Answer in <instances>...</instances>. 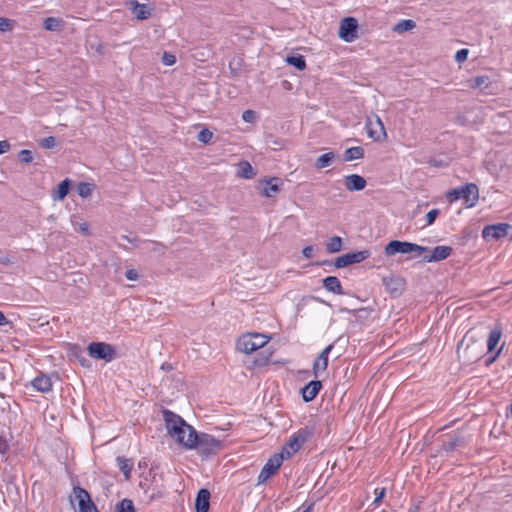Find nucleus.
Returning a JSON list of instances; mask_svg holds the SVG:
<instances>
[{
	"mask_svg": "<svg viewBox=\"0 0 512 512\" xmlns=\"http://www.w3.org/2000/svg\"><path fill=\"white\" fill-rule=\"evenodd\" d=\"M263 352H261L258 357L254 360V366H264L268 364L270 354L262 355Z\"/></svg>",
	"mask_w": 512,
	"mask_h": 512,
	"instance_id": "09e8293b",
	"label": "nucleus"
},
{
	"mask_svg": "<svg viewBox=\"0 0 512 512\" xmlns=\"http://www.w3.org/2000/svg\"><path fill=\"white\" fill-rule=\"evenodd\" d=\"M334 159H335V153L333 151L324 153L316 159V161L314 163V167L316 169H323L325 167L330 166L332 164V162L334 161Z\"/></svg>",
	"mask_w": 512,
	"mask_h": 512,
	"instance_id": "bb28decb",
	"label": "nucleus"
},
{
	"mask_svg": "<svg viewBox=\"0 0 512 512\" xmlns=\"http://www.w3.org/2000/svg\"><path fill=\"white\" fill-rule=\"evenodd\" d=\"M342 249V239L339 236H333L326 243L327 252L333 254L337 253Z\"/></svg>",
	"mask_w": 512,
	"mask_h": 512,
	"instance_id": "72a5a7b5",
	"label": "nucleus"
},
{
	"mask_svg": "<svg viewBox=\"0 0 512 512\" xmlns=\"http://www.w3.org/2000/svg\"><path fill=\"white\" fill-rule=\"evenodd\" d=\"M119 469L124 474L125 479L128 480L130 478V473L132 470V464L130 461L124 457L117 458Z\"/></svg>",
	"mask_w": 512,
	"mask_h": 512,
	"instance_id": "4c0bfd02",
	"label": "nucleus"
},
{
	"mask_svg": "<svg viewBox=\"0 0 512 512\" xmlns=\"http://www.w3.org/2000/svg\"><path fill=\"white\" fill-rule=\"evenodd\" d=\"M416 27V23L411 19L400 20L394 27L393 31L396 33H404Z\"/></svg>",
	"mask_w": 512,
	"mask_h": 512,
	"instance_id": "7c9ffc66",
	"label": "nucleus"
},
{
	"mask_svg": "<svg viewBox=\"0 0 512 512\" xmlns=\"http://www.w3.org/2000/svg\"><path fill=\"white\" fill-rule=\"evenodd\" d=\"M369 257H370L369 250L351 252V253H347V254L337 257L335 259L333 265L335 268L340 269V268L347 267L351 264L360 263Z\"/></svg>",
	"mask_w": 512,
	"mask_h": 512,
	"instance_id": "9d476101",
	"label": "nucleus"
},
{
	"mask_svg": "<svg viewBox=\"0 0 512 512\" xmlns=\"http://www.w3.org/2000/svg\"><path fill=\"white\" fill-rule=\"evenodd\" d=\"M358 22L354 17H345L340 22L338 36L343 41L350 43L357 39Z\"/></svg>",
	"mask_w": 512,
	"mask_h": 512,
	"instance_id": "1a4fd4ad",
	"label": "nucleus"
},
{
	"mask_svg": "<svg viewBox=\"0 0 512 512\" xmlns=\"http://www.w3.org/2000/svg\"><path fill=\"white\" fill-rule=\"evenodd\" d=\"M314 246L309 245L303 248L302 254L305 258H311L313 256Z\"/></svg>",
	"mask_w": 512,
	"mask_h": 512,
	"instance_id": "5fc2aeb1",
	"label": "nucleus"
},
{
	"mask_svg": "<svg viewBox=\"0 0 512 512\" xmlns=\"http://www.w3.org/2000/svg\"><path fill=\"white\" fill-rule=\"evenodd\" d=\"M191 430H195L191 425L188 424V428L183 427V429H179L178 433H174L171 437L175 438L177 442H179L184 447L188 448L189 433Z\"/></svg>",
	"mask_w": 512,
	"mask_h": 512,
	"instance_id": "cd10ccee",
	"label": "nucleus"
},
{
	"mask_svg": "<svg viewBox=\"0 0 512 512\" xmlns=\"http://www.w3.org/2000/svg\"><path fill=\"white\" fill-rule=\"evenodd\" d=\"M364 157V149L361 146L350 147L344 152L345 161H353Z\"/></svg>",
	"mask_w": 512,
	"mask_h": 512,
	"instance_id": "c85d7f7f",
	"label": "nucleus"
},
{
	"mask_svg": "<svg viewBox=\"0 0 512 512\" xmlns=\"http://www.w3.org/2000/svg\"><path fill=\"white\" fill-rule=\"evenodd\" d=\"M489 84H490L489 77L486 75L476 76L470 80L471 88L484 89V88H487L489 86Z\"/></svg>",
	"mask_w": 512,
	"mask_h": 512,
	"instance_id": "e433bc0d",
	"label": "nucleus"
},
{
	"mask_svg": "<svg viewBox=\"0 0 512 512\" xmlns=\"http://www.w3.org/2000/svg\"><path fill=\"white\" fill-rule=\"evenodd\" d=\"M80 231L86 235L89 234V225L87 223H82L80 225Z\"/></svg>",
	"mask_w": 512,
	"mask_h": 512,
	"instance_id": "e2e57ef3",
	"label": "nucleus"
},
{
	"mask_svg": "<svg viewBox=\"0 0 512 512\" xmlns=\"http://www.w3.org/2000/svg\"><path fill=\"white\" fill-rule=\"evenodd\" d=\"M366 180L358 174H350L344 177V185L348 191H361L366 187Z\"/></svg>",
	"mask_w": 512,
	"mask_h": 512,
	"instance_id": "aec40b11",
	"label": "nucleus"
},
{
	"mask_svg": "<svg viewBox=\"0 0 512 512\" xmlns=\"http://www.w3.org/2000/svg\"><path fill=\"white\" fill-rule=\"evenodd\" d=\"M440 214L439 209H432L426 214V225H432L438 215Z\"/></svg>",
	"mask_w": 512,
	"mask_h": 512,
	"instance_id": "a18cd8bd",
	"label": "nucleus"
},
{
	"mask_svg": "<svg viewBox=\"0 0 512 512\" xmlns=\"http://www.w3.org/2000/svg\"><path fill=\"white\" fill-rule=\"evenodd\" d=\"M11 324V322L6 318L4 313L0 310V326H5Z\"/></svg>",
	"mask_w": 512,
	"mask_h": 512,
	"instance_id": "bf43d9fd",
	"label": "nucleus"
},
{
	"mask_svg": "<svg viewBox=\"0 0 512 512\" xmlns=\"http://www.w3.org/2000/svg\"><path fill=\"white\" fill-rule=\"evenodd\" d=\"M32 386L43 393L49 392L52 388V382L47 375H40L33 379Z\"/></svg>",
	"mask_w": 512,
	"mask_h": 512,
	"instance_id": "b1692460",
	"label": "nucleus"
},
{
	"mask_svg": "<svg viewBox=\"0 0 512 512\" xmlns=\"http://www.w3.org/2000/svg\"><path fill=\"white\" fill-rule=\"evenodd\" d=\"M284 458L285 456L283 455V453L275 454L274 456H272L260 471V474L258 476V484L264 483L272 475H274L281 466Z\"/></svg>",
	"mask_w": 512,
	"mask_h": 512,
	"instance_id": "f8f14e48",
	"label": "nucleus"
},
{
	"mask_svg": "<svg viewBox=\"0 0 512 512\" xmlns=\"http://www.w3.org/2000/svg\"><path fill=\"white\" fill-rule=\"evenodd\" d=\"M419 511V507L418 505H413L411 506L409 509H408V512H418Z\"/></svg>",
	"mask_w": 512,
	"mask_h": 512,
	"instance_id": "338daca9",
	"label": "nucleus"
},
{
	"mask_svg": "<svg viewBox=\"0 0 512 512\" xmlns=\"http://www.w3.org/2000/svg\"><path fill=\"white\" fill-rule=\"evenodd\" d=\"M334 345H328L322 352L317 356L313 363V375L317 378L320 372H324L328 367V355L333 349Z\"/></svg>",
	"mask_w": 512,
	"mask_h": 512,
	"instance_id": "6ab92c4d",
	"label": "nucleus"
},
{
	"mask_svg": "<svg viewBox=\"0 0 512 512\" xmlns=\"http://www.w3.org/2000/svg\"><path fill=\"white\" fill-rule=\"evenodd\" d=\"M175 62H176L175 55L168 53V52H164V54L162 56V63L164 65L171 66V65L175 64Z\"/></svg>",
	"mask_w": 512,
	"mask_h": 512,
	"instance_id": "de8ad7c7",
	"label": "nucleus"
},
{
	"mask_svg": "<svg viewBox=\"0 0 512 512\" xmlns=\"http://www.w3.org/2000/svg\"><path fill=\"white\" fill-rule=\"evenodd\" d=\"M188 441V449H196L203 458L216 455L222 448L220 440L206 433L198 434L196 430L190 431Z\"/></svg>",
	"mask_w": 512,
	"mask_h": 512,
	"instance_id": "f257e3e1",
	"label": "nucleus"
},
{
	"mask_svg": "<svg viewBox=\"0 0 512 512\" xmlns=\"http://www.w3.org/2000/svg\"><path fill=\"white\" fill-rule=\"evenodd\" d=\"M242 119L247 123H252L256 119V113L253 110H246L242 114Z\"/></svg>",
	"mask_w": 512,
	"mask_h": 512,
	"instance_id": "8fccbe9b",
	"label": "nucleus"
},
{
	"mask_svg": "<svg viewBox=\"0 0 512 512\" xmlns=\"http://www.w3.org/2000/svg\"><path fill=\"white\" fill-rule=\"evenodd\" d=\"M149 243L152 244V248H151V251L154 252V253H157V254H164L167 247L160 243V242H156V241H149Z\"/></svg>",
	"mask_w": 512,
	"mask_h": 512,
	"instance_id": "49530a36",
	"label": "nucleus"
},
{
	"mask_svg": "<svg viewBox=\"0 0 512 512\" xmlns=\"http://www.w3.org/2000/svg\"><path fill=\"white\" fill-rule=\"evenodd\" d=\"M71 187V180L66 178L63 181H61L58 186L57 190L53 192L52 198L54 201H61L63 200L69 193Z\"/></svg>",
	"mask_w": 512,
	"mask_h": 512,
	"instance_id": "393cba45",
	"label": "nucleus"
},
{
	"mask_svg": "<svg viewBox=\"0 0 512 512\" xmlns=\"http://www.w3.org/2000/svg\"><path fill=\"white\" fill-rule=\"evenodd\" d=\"M331 261L330 260H323V261H317L315 262L313 265H316V266H325V265H331Z\"/></svg>",
	"mask_w": 512,
	"mask_h": 512,
	"instance_id": "0e129e2a",
	"label": "nucleus"
},
{
	"mask_svg": "<svg viewBox=\"0 0 512 512\" xmlns=\"http://www.w3.org/2000/svg\"><path fill=\"white\" fill-rule=\"evenodd\" d=\"M89 355L97 360L110 362L115 358L116 350L111 344L105 342H92L88 346Z\"/></svg>",
	"mask_w": 512,
	"mask_h": 512,
	"instance_id": "6e6552de",
	"label": "nucleus"
},
{
	"mask_svg": "<svg viewBox=\"0 0 512 512\" xmlns=\"http://www.w3.org/2000/svg\"><path fill=\"white\" fill-rule=\"evenodd\" d=\"M429 251V247L400 240H391L384 248V253L386 256H394L398 253L408 254L412 252H417L421 254Z\"/></svg>",
	"mask_w": 512,
	"mask_h": 512,
	"instance_id": "20e7f679",
	"label": "nucleus"
},
{
	"mask_svg": "<svg viewBox=\"0 0 512 512\" xmlns=\"http://www.w3.org/2000/svg\"><path fill=\"white\" fill-rule=\"evenodd\" d=\"M468 332L463 339L457 344L456 353L459 359L464 362H474L480 358L481 352H477V342L473 341Z\"/></svg>",
	"mask_w": 512,
	"mask_h": 512,
	"instance_id": "423d86ee",
	"label": "nucleus"
},
{
	"mask_svg": "<svg viewBox=\"0 0 512 512\" xmlns=\"http://www.w3.org/2000/svg\"><path fill=\"white\" fill-rule=\"evenodd\" d=\"M286 62L289 65L294 66L299 71H302L306 68V61H305L304 56H302V55L288 56L286 58Z\"/></svg>",
	"mask_w": 512,
	"mask_h": 512,
	"instance_id": "f704fd0d",
	"label": "nucleus"
},
{
	"mask_svg": "<svg viewBox=\"0 0 512 512\" xmlns=\"http://www.w3.org/2000/svg\"><path fill=\"white\" fill-rule=\"evenodd\" d=\"M452 252L453 249L450 246H436L433 248L429 255H424L423 261L427 263L439 262L447 259L452 254Z\"/></svg>",
	"mask_w": 512,
	"mask_h": 512,
	"instance_id": "a211bd4d",
	"label": "nucleus"
},
{
	"mask_svg": "<svg viewBox=\"0 0 512 512\" xmlns=\"http://www.w3.org/2000/svg\"><path fill=\"white\" fill-rule=\"evenodd\" d=\"M238 175L244 179H252L256 175V173L254 172V169L250 165V163L244 161L240 164V170L238 172Z\"/></svg>",
	"mask_w": 512,
	"mask_h": 512,
	"instance_id": "c9c22d12",
	"label": "nucleus"
},
{
	"mask_svg": "<svg viewBox=\"0 0 512 512\" xmlns=\"http://www.w3.org/2000/svg\"><path fill=\"white\" fill-rule=\"evenodd\" d=\"M63 26V20L56 17H48L44 20L43 27L47 31H59Z\"/></svg>",
	"mask_w": 512,
	"mask_h": 512,
	"instance_id": "2f4dec72",
	"label": "nucleus"
},
{
	"mask_svg": "<svg viewBox=\"0 0 512 512\" xmlns=\"http://www.w3.org/2000/svg\"><path fill=\"white\" fill-rule=\"evenodd\" d=\"M501 335L502 331L500 328H495L491 330L487 339V348L489 352H492L496 348L501 338Z\"/></svg>",
	"mask_w": 512,
	"mask_h": 512,
	"instance_id": "c756f323",
	"label": "nucleus"
},
{
	"mask_svg": "<svg viewBox=\"0 0 512 512\" xmlns=\"http://www.w3.org/2000/svg\"><path fill=\"white\" fill-rule=\"evenodd\" d=\"M126 6L130 9L131 13L137 20L149 19L155 9L154 6L150 3L141 4L135 0L126 2Z\"/></svg>",
	"mask_w": 512,
	"mask_h": 512,
	"instance_id": "4468645a",
	"label": "nucleus"
},
{
	"mask_svg": "<svg viewBox=\"0 0 512 512\" xmlns=\"http://www.w3.org/2000/svg\"><path fill=\"white\" fill-rule=\"evenodd\" d=\"M382 283L392 298L401 296L406 287V280L396 275L383 277Z\"/></svg>",
	"mask_w": 512,
	"mask_h": 512,
	"instance_id": "9b49d317",
	"label": "nucleus"
},
{
	"mask_svg": "<svg viewBox=\"0 0 512 512\" xmlns=\"http://www.w3.org/2000/svg\"><path fill=\"white\" fill-rule=\"evenodd\" d=\"M446 198L451 203L462 199L466 207L472 208L479 200V188L475 183H466L447 191Z\"/></svg>",
	"mask_w": 512,
	"mask_h": 512,
	"instance_id": "f03ea898",
	"label": "nucleus"
},
{
	"mask_svg": "<svg viewBox=\"0 0 512 512\" xmlns=\"http://www.w3.org/2000/svg\"><path fill=\"white\" fill-rule=\"evenodd\" d=\"M93 185L87 182H80L77 186L79 196L87 198L91 195Z\"/></svg>",
	"mask_w": 512,
	"mask_h": 512,
	"instance_id": "ea45409f",
	"label": "nucleus"
},
{
	"mask_svg": "<svg viewBox=\"0 0 512 512\" xmlns=\"http://www.w3.org/2000/svg\"><path fill=\"white\" fill-rule=\"evenodd\" d=\"M313 436V430L304 427L299 429L296 433H294L289 441L284 445L282 452L285 458H290L293 454H295L302 445Z\"/></svg>",
	"mask_w": 512,
	"mask_h": 512,
	"instance_id": "39448f33",
	"label": "nucleus"
},
{
	"mask_svg": "<svg viewBox=\"0 0 512 512\" xmlns=\"http://www.w3.org/2000/svg\"><path fill=\"white\" fill-rule=\"evenodd\" d=\"M322 284L323 287L329 292H332L337 295L344 294L341 282L336 276H328L324 278Z\"/></svg>",
	"mask_w": 512,
	"mask_h": 512,
	"instance_id": "5701e85b",
	"label": "nucleus"
},
{
	"mask_svg": "<svg viewBox=\"0 0 512 512\" xmlns=\"http://www.w3.org/2000/svg\"><path fill=\"white\" fill-rule=\"evenodd\" d=\"M264 187L261 194L268 198L275 197L281 190L283 181L278 177H270L263 180Z\"/></svg>",
	"mask_w": 512,
	"mask_h": 512,
	"instance_id": "f3484780",
	"label": "nucleus"
},
{
	"mask_svg": "<svg viewBox=\"0 0 512 512\" xmlns=\"http://www.w3.org/2000/svg\"><path fill=\"white\" fill-rule=\"evenodd\" d=\"M210 491L202 488L198 491L195 499L196 512H208L210 507Z\"/></svg>",
	"mask_w": 512,
	"mask_h": 512,
	"instance_id": "4be33fe9",
	"label": "nucleus"
},
{
	"mask_svg": "<svg viewBox=\"0 0 512 512\" xmlns=\"http://www.w3.org/2000/svg\"><path fill=\"white\" fill-rule=\"evenodd\" d=\"M321 388H322L321 381H319V380L310 381L301 389L302 399L305 402L312 401L313 399H315L317 394L320 392Z\"/></svg>",
	"mask_w": 512,
	"mask_h": 512,
	"instance_id": "412c9836",
	"label": "nucleus"
},
{
	"mask_svg": "<svg viewBox=\"0 0 512 512\" xmlns=\"http://www.w3.org/2000/svg\"><path fill=\"white\" fill-rule=\"evenodd\" d=\"M269 341V337L260 333H248L237 340V349L245 354H251L263 348Z\"/></svg>",
	"mask_w": 512,
	"mask_h": 512,
	"instance_id": "7ed1b4c3",
	"label": "nucleus"
},
{
	"mask_svg": "<svg viewBox=\"0 0 512 512\" xmlns=\"http://www.w3.org/2000/svg\"><path fill=\"white\" fill-rule=\"evenodd\" d=\"M468 438L462 434L454 433L447 435L446 439H443L441 450L446 453H451L459 448H463L467 445Z\"/></svg>",
	"mask_w": 512,
	"mask_h": 512,
	"instance_id": "ddd939ff",
	"label": "nucleus"
},
{
	"mask_svg": "<svg viewBox=\"0 0 512 512\" xmlns=\"http://www.w3.org/2000/svg\"><path fill=\"white\" fill-rule=\"evenodd\" d=\"M212 137L213 133L209 129L204 128L198 133L197 140L201 143L207 144Z\"/></svg>",
	"mask_w": 512,
	"mask_h": 512,
	"instance_id": "a19ab883",
	"label": "nucleus"
},
{
	"mask_svg": "<svg viewBox=\"0 0 512 512\" xmlns=\"http://www.w3.org/2000/svg\"><path fill=\"white\" fill-rule=\"evenodd\" d=\"M40 146L45 149H51L56 145V139L53 136H48L40 140Z\"/></svg>",
	"mask_w": 512,
	"mask_h": 512,
	"instance_id": "c03bdc74",
	"label": "nucleus"
},
{
	"mask_svg": "<svg viewBox=\"0 0 512 512\" xmlns=\"http://www.w3.org/2000/svg\"><path fill=\"white\" fill-rule=\"evenodd\" d=\"M376 122L380 128L379 131L373 130L370 128V125H371L370 120L367 121L366 127L368 129L369 137L372 138L374 141H380L382 138L386 137V131H385L383 122L381 121V119L378 116H376Z\"/></svg>",
	"mask_w": 512,
	"mask_h": 512,
	"instance_id": "a878e982",
	"label": "nucleus"
},
{
	"mask_svg": "<svg viewBox=\"0 0 512 512\" xmlns=\"http://www.w3.org/2000/svg\"><path fill=\"white\" fill-rule=\"evenodd\" d=\"M507 415H508V416H509V415H511V416H512V404H511V405L509 406V408H508V413H507Z\"/></svg>",
	"mask_w": 512,
	"mask_h": 512,
	"instance_id": "774afa93",
	"label": "nucleus"
},
{
	"mask_svg": "<svg viewBox=\"0 0 512 512\" xmlns=\"http://www.w3.org/2000/svg\"><path fill=\"white\" fill-rule=\"evenodd\" d=\"M339 311L351 313L354 316L359 317V318H361V317L367 318L370 316L372 309L371 308H359V309L350 310L347 308H340Z\"/></svg>",
	"mask_w": 512,
	"mask_h": 512,
	"instance_id": "58836bf2",
	"label": "nucleus"
},
{
	"mask_svg": "<svg viewBox=\"0 0 512 512\" xmlns=\"http://www.w3.org/2000/svg\"><path fill=\"white\" fill-rule=\"evenodd\" d=\"M9 451L8 441L0 434V453L6 454Z\"/></svg>",
	"mask_w": 512,
	"mask_h": 512,
	"instance_id": "603ef678",
	"label": "nucleus"
},
{
	"mask_svg": "<svg viewBox=\"0 0 512 512\" xmlns=\"http://www.w3.org/2000/svg\"><path fill=\"white\" fill-rule=\"evenodd\" d=\"M73 497L70 496V501L73 504L74 500L78 503V512H99L96 505L91 499L90 494L87 490L80 486L73 488Z\"/></svg>",
	"mask_w": 512,
	"mask_h": 512,
	"instance_id": "0eeeda50",
	"label": "nucleus"
},
{
	"mask_svg": "<svg viewBox=\"0 0 512 512\" xmlns=\"http://www.w3.org/2000/svg\"><path fill=\"white\" fill-rule=\"evenodd\" d=\"M468 54H469L468 49L458 50L455 54V60L459 63L464 62L467 59Z\"/></svg>",
	"mask_w": 512,
	"mask_h": 512,
	"instance_id": "3c124183",
	"label": "nucleus"
},
{
	"mask_svg": "<svg viewBox=\"0 0 512 512\" xmlns=\"http://www.w3.org/2000/svg\"><path fill=\"white\" fill-rule=\"evenodd\" d=\"M266 142H267V144H273L275 146L274 149L281 148V146H282V144L279 141H277L276 139H274V137L272 135L267 136Z\"/></svg>",
	"mask_w": 512,
	"mask_h": 512,
	"instance_id": "6e6d98bb",
	"label": "nucleus"
},
{
	"mask_svg": "<svg viewBox=\"0 0 512 512\" xmlns=\"http://www.w3.org/2000/svg\"><path fill=\"white\" fill-rule=\"evenodd\" d=\"M115 512H136L134 503L131 499L124 498L115 505Z\"/></svg>",
	"mask_w": 512,
	"mask_h": 512,
	"instance_id": "473e14b6",
	"label": "nucleus"
},
{
	"mask_svg": "<svg viewBox=\"0 0 512 512\" xmlns=\"http://www.w3.org/2000/svg\"><path fill=\"white\" fill-rule=\"evenodd\" d=\"M18 157H19V160L25 164H29L33 161L32 151H30L28 149L21 150L18 154Z\"/></svg>",
	"mask_w": 512,
	"mask_h": 512,
	"instance_id": "37998d69",
	"label": "nucleus"
},
{
	"mask_svg": "<svg viewBox=\"0 0 512 512\" xmlns=\"http://www.w3.org/2000/svg\"><path fill=\"white\" fill-rule=\"evenodd\" d=\"M511 225L507 223H498L494 225H487L482 230V237L485 240H494L505 237L511 229Z\"/></svg>",
	"mask_w": 512,
	"mask_h": 512,
	"instance_id": "2eb2a0df",
	"label": "nucleus"
},
{
	"mask_svg": "<svg viewBox=\"0 0 512 512\" xmlns=\"http://www.w3.org/2000/svg\"><path fill=\"white\" fill-rule=\"evenodd\" d=\"M10 149V143L7 140L0 141V155L6 153Z\"/></svg>",
	"mask_w": 512,
	"mask_h": 512,
	"instance_id": "4d7b16f0",
	"label": "nucleus"
},
{
	"mask_svg": "<svg viewBox=\"0 0 512 512\" xmlns=\"http://www.w3.org/2000/svg\"><path fill=\"white\" fill-rule=\"evenodd\" d=\"M0 263L3 265H9L12 263L10 257L8 255L0 257Z\"/></svg>",
	"mask_w": 512,
	"mask_h": 512,
	"instance_id": "052dcab7",
	"label": "nucleus"
},
{
	"mask_svg": "<svg viewBox=\"0 0 512 512\" xmlns=\"http://www.w3.org/2000/svg\"><path fill=\"white\" fill-rule=\"evenodd\" d=\"M163 416L166 424L168 434L171 436L174 433H178L179 429L183 427L188 428V424L177 414L170 410H164Z\"/></svg>",
	"mask_w": 512,
	"mask_h": 512,
	"instance_id": "dca6fc26",
	"label": "nucleus"
},
{
	"mask_svg": "<svg viewBox=\"0 0 512 512\" xmlns=\"http://www.w3.org/2000/svg\"><path fill=\"white\" fill-rule=\"evenodd\" d=\"M122 238H123L124 240H126V241L130 242V243H134V242H136V240H137L136 238H130V237H129V236H127V235H123V236H122Z\"/></svg>",
	"mask_w": 512,
	"mask_h": 512,
	"instance_id": "69168bd1",
	"label": "nucleus"
},
{
	"mask_svg": "<svg viewBox=\"0 0 512 512\" xmlns=\"http://www.w3.org/2000/svg\"><path fill=\"white\" fill-rule=\"evenodd\" d=\"M125 276H126V278H127L128 280H130V281H135V280H137V279H138V277H139V275H138L137 271H136V270H134V269H129V270H127V271H126V273H125Z\"/></svg>",
	"mask_w": 512,
	"mask_h": 512,
	"instance_id": "864d4df0",
	"label": "nucleus"
},
{
	"mask_svg": "<svg viewBox=\"0 0 512 512\" xmlns=\"http://www.w3.org/2000/svg\"><path fill=\"white\" fill-rule=\"evenodd\" d=\"M502 348H503V345H502V346L500 347V349L495 353V355H494V356H492L491 358H489V359L487 360V365H489V364L493 363V362L496 360V358L499 356V354H500V352H501Z\"/></svg>",
	"mask_w": 512,
	"mask_h": 512,
	"instance_id": "680f3d73",
	"label": "nucleus"
},
{
	"mask_svg": "<svg viewBox=\"0 0 512 512\" xmlns=\"http://www.w3.org/2000/svg\"><path fill=\"white\" fill-rule=\"evenodd\" d=\"M14 28V21L8 18L0 17V31L8 32Z\"/></svg>",
	"mask_w": 512,
	"mask_h": 512,
	"instance_id": "79ce46f5",
	"label": "nucleus"
},
{
	"mask_svg": "<svg viewBox=\"0 0 512 512\" xmlns=\"http://www.w3.org/2000/svg\"><path fill=\"white\" fill-rule=\"evenodd\" d=\"M375 493H376V497H375V499H374V503H375V504H378V503L382 500V498L384 497V495H385V489H384V488H382L379 492H378V489H376V490H375Z\"/></svg>",
	"mask_w": 512,
	"mask_h": 512,
	"instance_id": "13d9d810",
	"label": "nucleus"
}]
</instances>
